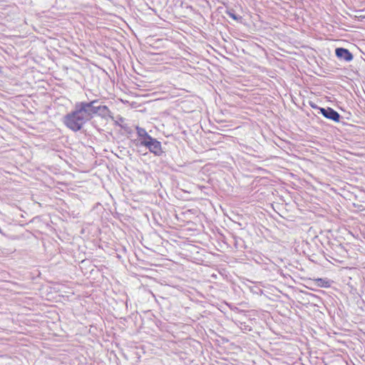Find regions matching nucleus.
<instances>
[{
	"mask_svg": "<svg viewBox=\"0 0 365 365\" xmlns=\"http://www.w3.org/2000/svg\"><path fill=\"white\" fill-rule=\"evenodd\" d=\"M136 131L138 136V139L140 142V145L145 146V145L148 143L150 140H151L153 137H151L144 128H137Z\"/></svg>",
	"mask_w": 365,
	"mask_h": 365,
	"instance_id": "20e7f679",
	"label": "nucleus"
},
{
	"mask_svg": "<svg viewBox=\"0 0 365 365\" xmlns=\"http://www.w3.org/2000/svg\"><path fill=\"white\" fill-rule=\"evenodd\" d=\"M336 56L339 58H343L346 61H351L353 59L352 54L349 52V50L339 48L335 50Z\"/></svg>",
	"mask_w": 365,
	"mask_h": 365,
	"instance_id": "39448f33",
	"label": "nucleus"
},
{
	"mask_svg": "<svg viewBox=\"0 0 365 365\" xmlns=\"http://www.w3.org/2000/svg\"><path fill=\"white\" fill-rule=\"evenodd\" d=\"M228 15L234 20H238L239 18H237L233 13H230V11H228ZM241 19V17H240Z\"/></svg>",
	"mask_w": 365,
	"mask_h": 365,
	"instance_id": "0eeeda50",
	"label": "nucleus"
},
{
	"mask_svg": "<svg viewBox=\"0 0 365 365\" xmlns=\"http://www.w3.org/2000/svg\"><path fill=\"white\" fill-rule=\"evenodd\" d=\"M320 111L322 114L327 118L338 123L340 120V115L337 111L331 108H321Z\"/></svg>",
	"mask_w": 365,
	"mask_h": 365,
	"instance_id": "7ed1b4c3",
	"label": "nucleus"
},
{
	"mask_svg": "<svg viewBox=\"0 0 365 365\" xmlns=\"http://www.w3.org/2000/svg\"><path fill=\"white\" fill-rule=\"evenodd\" d=\"M314 282L317 286L322 288H329L331 286L330 282L324 278H316Z\"/></svg>",
	"mask_w": 365,
	"mask_h": 365,
	"instance_id": "423d86ee",
	"label": "nucleus"
},
{
	"mask_svg": "<svg viewBox=\"0 0 365 365\" xmlns=\"http://www.w3.org/2000/svg\"><path fill=\"white\" fill-rule=\"evenodd\" d=\"M1 71H2V69H1V68H0V73H1Z\"/></svg>",
	"mask_w": 365,
	"mask_h": 365,
	"instance_id": "6e6552de",
	"label": "nucleus"
},
{
	"mask_svg": "<svg viewBox=\"0 0 365 365\" xmlns=\"http://www.w3.org/2000/svg\"><path fill=\"white\" fill-rule=\"evenodd\" d=\"M145 146L155 155H160L163 153L161 143L155 138H152Z\"/></svg>",
	"mask_w": 365,
	"mask_h": 365,
	"instance_id": "f03ea898",
	"label": "nucleus"
},
{
	"mask_svg": "<svg viewBox=\"0 0 365 365\" xmlns=\"http://www.w3.org/2000/svg\"><path fill=\"white\" fill-rule=\"evenodd\" d=\"M96 101L95 100L77 103L73 111H71L65 116L63 123L66 126L76 132L80 130L87 121L91 120L94 115L98 114L104 117L110 112L107 106H93V103Z\"/></svg>",
	"mask_w": 365,
	"mask_h": 365,
	"instance_id": "f257e3e1",
	"label": "nucleus"
}]
</instances>
